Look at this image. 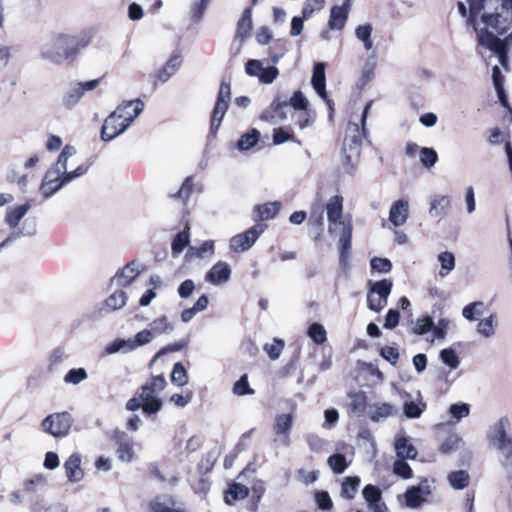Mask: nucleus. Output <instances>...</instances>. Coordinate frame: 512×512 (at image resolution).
<instances>
[{
  "instance_id": "1",
  "label": "nucleus",
  "mask_w": 512,
  "mask_h": 512,
  "mask_svg": "<svg viewBox=\"0 0 512 512\" xmlns=\"http://www.w3.org/2000/svg\"><path fill=\"white\" fill-rule=\"evenodd\" d=\"M468 23L473 26L478 45L497 54L499 63L506 68L507 50L512 43V32L504 34L512 25V0H481L470 4Z\"/></svg>"
},
{
  "instance_id": "2",
  "label": "nucleus",
  "mask_w": 512,
  "mask_h": 512,
  "mask_svg": "<svg viewBox=\"0 0 512 512\" xmlns=\"http://www.w3.org/2000/svg\"><path fill=\"white\" fill-rule=\"evenodd\" d=\"M78 52V40L69 34L53 33L47 36L40 48V57L54 64L72 61Z\"/></svg>"
},
{
  "instance_id": "3",
  "label": "nucleus",
  "mask_w": 512,
  "mask_h": 512,
  "mask_svg": "<svg viewBox=\"0 0 512 512\" xmlns=\"http://www.w3.org/2000/svg\"><path fill=\"white\" fill-rule=\"evenodd\" d=\"M371 106L372 101H369L364 107L361 115V128L359 124L353 122H349L347 126L343 144V169L350 175L355 172L357 167L362 138L366 137V120Z\"/></svg>"
},
{
  "instance_id": "4",
  "label": "nucleus",
  "mask_w": 512,
  "mask_h": 512,
  "mask_svg": "<svg viewBox=\"0 0 512 512\" xmlns=\"http://www.w3.org/2000/svg\"><path fill=\"white\" fill-rule=\"evenodd\" d=\"M167 382L163 375L155 376L149 383L141 387L140 397L143 401V412L147 415L157 413L162 408L159 394L165 389Z\"/></svg>"
},
{
  "instance_id": "5",
  "label": "nucleus",
  "mask_w": 512,
  "mask_h": 512,
  "mask_svg": "<svg viewBox=\"0 0 512 512\" xmlns=\"http://www.w3.org/2000/svg\"><path fill=\"white\" fill-rule=\"evenodd\" d=\"M86 172L87 167L78 166L75 170L70 171V174H67L65 177H60L57 175V172H51L48 170L40 185V192L43 197L47 199L59 191L63 186L84 175Z\"/></svg>"
},
{
  "instance_id": "6",
  "label": "nucleus",
  "mask_w": 512,
  "mask_h": 512,
  "mask_svg": "<svg viewBox=\"0 0 512 512\" xmlns=\"http://www.w3.org/2000/svg\"><path fill=\"white\" fill-rule=\"evenodd\" d=\"M73 424L72 415L68 412H56L46 416L41 422V430L54 438L66 437Z\"/></svg>"
},
{
  "instance_id": "7",
  "label": "nucleus",
  "mask_w": 512,
  "mask_h": 512,
  "mask_svg": "<svg viewBox=\"0 0 512 512\" xmlns=\"http://www.w3.org/2000/svg\"><path fill=\"white\" fill-rule=\"evenodd\" d=\"M292 106L296 111H306L308 106V101L306 97L303 95L302 92L296 91L290 98L289 102L282 101L279 98H276L272 104H271V110L273 112L270 113V111H265L261 115V119L263 120H269L270 118H274L275 116H278L281 120L286 118L284 109L288 106Z\"/></svg>"
},
{
  "instance_id": "8",
  "label": "nucleus",
  "mask_w": 512,
  "mask_h": 512,
  "mask_svg": "<svg viewBox=\"0 0 512 512\" xmlns=\"http://www.w3.org/2000/svg\"><path fill=\"white\" fill-rule=\"evenodd\" d=\"M266 225L256 223L243 233L233 236L229 241V247L234 252H245L249 250L266 230Z\"/></svg>"
},
{
  "instance_id": "9",
  "label": "nucleus",
  "mask_w": 512,
  "mask_h": 512,
  "mask_svg": "<svg viewBox=\"0 0 512 512\" xmlns=\"http://www.w3.org/2000/svg\"><path fill=\"white\" fill-rule=\"evenodd\" d=\"M100 83L99 79L86 82L72 83L68 86L62 97V105L67 110H72L79 103L85 92L94 90Z\"/></svg>"
},
{
  "instance_id": "10",
  "label": "nucleus",
  "mask_w": 512,
  "mask_h": 512,
  "mask_svg": "<svg viewBox=\"0 0 512 512\" xmlns=\"http://www.w3.org/2000/svg\"><path fill=\"white\" fill-rule=\"evenodd\" d=\"M487 438L494 449L512 443L511 423L508 417H501L494 423L487 432Z\"/></svg>"
},
{
  "instance_id": "11",
  "label": "nucleus",
  "mask_w": 512,
  "mask_h": 512,
  "mask_svg": "<svg viewBox=\"0 0 512 512\" xmlns=\"http://www.w3.org/2000/svg\"><path fill=\"white\" fill-rule=\"evenodd\" d=\"M231 99L230 84L222 82L220 84L217 100L211 117V130L216 132L228 110L229 102Z\"/></svg>"
},
{
  "instance_id": "12",
  "label": "nucleus",
  "mask_w": 512,
  "mask_h": 512,
  "mask_svg": "<svg viewBox=\"0 0 512 512\" xmlns=\"http://www.w3.org/2000/svg\"><path fill=\"white\" fill-rule=\"evenodd\" d=\"M245 71L249 76L257 77L263 84L273 83L279 75L276 66L264 67L260 60L251 59L246 63Z\"/></svg>"
},
{
  "instance_id": "13",
  "label": "nucleus",
  "mask_w": 512,
  "mask_h": 512,
  "mask_svg": "<svg viewBox=\"0 0 512 512\" xmlns=\"http://www.w3.org/2000/svg\"><path fill=\"white\" fill-rule=\"evenodd\" d=\"M127 129L121 120L119 112L113 111L105 120L101 128V139L105 142L112 141Z\"/></svg>"
},
{
  "instance_id": "14",
  "label": "nucleus",
  "mask_w": 512,
  "mask_h": 512,
  "mask_svg": "<svg viewBox=\"0 0 512 512\" xmlns=\"http://www.w3.org/2000/svg\"><path fill=\"white\" fill-rule=\"evenodd\" d=\"M143 265L133 260L122 269L118 270L117 273L111 278V286L125 287L130 285L137 276L141 273Z\"/></svg>"
},
{
  "instance_id": "15",
  "label": "nucleus",
  "mask_w": 512,
  "mask_h": 512,
  "mask_svg": "<svg viewBox=\"0 0 512 512\" xmlns=\"http://www.w3.org/2000/svg\"><path fill=\"white\" fill-rule=\"evenodd\" d=\"M294 417L292 414H279L275 417L273 430L276 435L275 442L287 447L290 444V431Z\"/></svg>"
},
{
  "instance_id": "16",
  "label": "nucleus",
  "mask_w": 512,
  "mask_h": 512,
  "mask_svg": "<svg viewBox=\"0 0 512 512\" xmlns=\"http://www.w3.org/2000/svg\"><path fill=\"white\" fill-rule=\"evenodd\" d=\"M329 221V231L332 232L336 226L350 225L342 220L343 200L339 196L330 198L326 206Z\"/></svg>"
},
{
  "instance_id": "17",
  "label": "nucleus",
  "mask_w": 512,
  "mask_h": 512,
  "mask_svg": "<svg viewBox=\"0 0 512 512\" xmlns=\"http://www.w3.org/2000/svg\"><path fill=\"white\" fill-rule=\"evenodd\" d=\"M143 109L144 103L140 99H135L118 105L114 111L120 113L121 120L128 128Z\"/></svg>"
},
{
  "instance_id": "18",
  "label": "nucleus",
  "mask_w": 512,
  "mask_h": 512,
  "mask_svg": "<svg viewBox=\"0 0 512 512\" xmlns=\"http://www.w3.org/2000/svg\"><path fill=\"white\" fill-rule=\"evenodd\" d=\"M231 276V268L228 263L219 261L215 263L205 275V281L212 285L226 283Z\"/></svg>"
},
{
  "instance_id": "19",
  "label": "nucleus",
  "mask_w": 512,
  "mask_h": 512,
  "mask_svg": "<svg viewBox=\"0 0 512 512\" xmlns=\"http://www.w3.org/2000/svg\"><path fill=\"white\" fill-rule=\"evenodd\" d=\"M82 458L80 454L73 453L64 462L65 474L70 483H78L84 478V471L81 468Z\"/></svg>"
},
{
  "instance_id": "20",
  "label": "nucleus",
  "mask_w": 512,
  "mask_h": 512,
  "mask_svg": "<svg viewBox=\"0 0 512 512\" xmlns=\"http://www.w3.org/2000/svg\"><path fill=\"white\" fill-rule=\"evenodd\" d=\"M350 0H346L341 6H333L330 11L328 26L331 30H342L348 19Z\"/></svg>"
},
{
  "instance_id": "21",
  "label": "nucleus",
  "mask_w": 512,
  "mask_h": 512,
  "mask_svg": "<svg viewBox=\"0 0 512 512\" xmlns=\"http://www.w3.org/2000/svg\"><path fill=\"white\" fill-rule=\"evenodd\" d=\"M409 217V203L406 200L399 199L390 207L389 221L395 226L404 225Z\"/></svg>"
},
{
  "instance_id": "22",
  "label": "nucleus",
  "mask_w": 512,
  "mask_h": 512,
  "mask_svg": "<svg viewBox=\"0 0 512 512\" xmlns=\"http://www.w3.org/2000/svg\"><path fill=\"white\" fill-rule=\"evenodd\" d=\"M394 446H395L396 455L400 459L413 460L417 457V454H418L417 449L409 441V439L402 434L397 435V437L395 439Z\"/></svg>"
},
{
  "instance_id": "23",
  "label": "nucleus",
  "mask_w": 512,
  "mask_h": 512,
  "mask_svg": "<svg viewBox=\"0 0 512 512\" xmlns=\"http://www.w3.org/2000/svg\"><path fill=\"white\" fill-rule=\"evenodd\" d=\"M31 207V201H27L26 203L16 207H9L6 210L5 223L12 229L16 228Z\"/></svg>"
},
{
  "instance_id": "24",
  "label": "nucleus",
  "mask_w": 512,
  "mask_h": 512,
  "mask_svg": "<svg viewBox=\"0 0 512 512\" xmlns=\"http://www.w3.org/2000/svg\"><path fill=\"white\" fill-rule=\"evenodd\" d=\"M312 85L317 94L324 100L327 98L326 92V77H325V64L317 62L314 64Z\"/></svg>"
},
{
  "instance_id": "25",
  "label": "nucleus",
  "mask_w": 512,
  "mask_h": 512,
  "mask_svg": "<svg viewBox=\"0 0 512 512\" xmlns=\"http://www.w3.org/2000/svg\"><path fill=\"white\" fill-rule=\"evenodd\" d=\"M213 254L214 242L212 240H207L201 243L200 246H189L185 254V259L187 261H192L194 259L210 257Z\"/></svg>"
},
{
  "instance_id": "26",
  "label": "nucleus",
  "mask_w": 512,
  "mask_h": 512,
  "mask_svg": "<svg viewBox=\"0 0 512 512\" xmlns=\"http://www.w3.org/2000/svg\"><path fill=\"white\" fill-rule=\"evenodd\" d=\"M76 153V149L73 146L66 145L58 156L55 165L49 169L51 172H57L60 177H65L70 174L68 169V159Z\"/></svg>"
},
{
  "instance_id": "27",
  "label": "nucleus",
  "mask_w": 512,
  "mask_h": 512,
  "mask_svg": "<svg viewBox=\"0 0 512 512\" xmlns=\"http://www.w3.org/2000/svg\"><path fill=\"white\" fill-rule=\"evenodd\" d=\"M398 413L397 408L390 403H377L371 406L370 419L380 422Z\"/></svg>"
},
{
  "instance_id": "28",
  "label": "nucleus",
  "mask_w": 512,
  "mask_h": 512,
  "mask_svg": "<svg viewBox=\"0 0 512 512\" xmlns=\"http://www.w3.org/2000/svg\"><path fill=\"white\" fill-rule=\"evenodd\" d=\"M451 205V198L445 195H434L430 198L429 214L438 217L444 214Z\"/></svg>"
},
{
  "instance_id": "29",
  "label": "nucleus",
  "mask_w": 512,
  "mask_h": 512,
  "mask_svg": "<svg viewBox=\"0 0 512 512\" xmlns=\"http://www.w3.org/2000/svg\"><path fill=\"white\" fill-rule=\"evenodd\" d=\"M182 63V58L180 54H174L167 61L165 66L158 72L157 78L162 83L168 81V79L176 73Z\"/></svg>"
},
{
  "instance_id": "30",
  "label": "nucleus",
  "mask_w": 512,
  "mask_h": 512,
  "mask_svg": "<svg viewBox=\"0 0 512 512\" xmlns=\"http://www.w3.org/2000/svg\"><path fill=\"white\" fill-rule=\"evenodd\" d=\"M281 208V202L274 201L268 202L262 205H258L254 208V213L257 214L261 221L273 219Z\"/></svg>"
},
{
  "instance_id": "31",
  "label": "nucleus",
  "mask_w": 512,
  "mask_h": 512,
  "mask_svg": "<svg viewBox=\"0 0 512 512\" xmlns=\"http://www.w3.org/2000/svg\"><path fill=\"white\" fill-rule=\"evenodd\" d=\"M126 301V293L122 290H116L104 301L102 310L106 312L119 310L126 304Z\"/></svg>"
},
{
  "instance_id": "32",
  "label": "nucleus",
  "mask_w": 512,
  "mask_h": 512,
  "mask_svg": "<svg viewBox=\"0 0 512 512\" xmlns=\"http://www.w3.org/2000/svg\"><path fill=\"white\" fill-rule=\"evenodd\" d=\"M352 228L350 225H344L340 234V262L346 265L348 259V251L351 248Z\"/></svg>"
},
{
  "instance_id": "33",
  "label": "nucleus",
  "mask_w": 512,
  "mask_h": 512,
  "mask_svg": "<svg viewBox=\"0 0 512 512\" xmlns=\"http://www.w3.org/2000/svg\"><path fill=\"white\" fill-rule=\"evenodd\" d=\"M189 226L178 232L172 240L171 250L174 257L178 256L188 246L190 242Z\"/></svg>"
},
{
  "instance_id": "34",
  "label": "nucleus",
  "mask_w": 512,
  "mask_h": 512,
  "mask_svg": "<svg viewBox=\"0 0 512 512\" xmlns=\"http://www.w3.org/2000/svg\"><path fill=\"white\" fill-rule=\"evenodd\" d=\"M377 65V53L372 51L367 57L361 72L360 82L362 85L367 84L374 77V71Z\"/></svg>"
},
{
  "instance_id": "35",
  "label": "nucleus",
  "mask_w": 512,
  "mask_h": 512,
  "mask_svg": "<svg viewBox=\"0 0 512 512\" xmlns=\"http://www.w3.org/2000/svg\"><path fill=\"white\" fill-rule=\"evenodd\" d=\"M149 326V330L152 331L153 337L162 334H169L174 329V324L171 321H169V319L166 316L154 319Z\"/></svg>"
},
{
  "instance_id": "36",
  "label": "nucleus",
  "mask_w": 512,
  "mask_h": 512,
  "mask_svg": "<svg viewBox=\"0 0 512 512\" xmlns=\"http://www.w3.org/2000/svg\"><path fill=\"white\" fill-rule=\"evenodd\" d=\"M393 282L390 279H383L376 282L370 283V288L368 293H373L382 299L388 301V297L392 291Z\"/></svg>"
},
{
  "instance_id": "37",
  "label": "nucleus",
  "mask_w": 512,
  "mask_h": 512,
  "mask_svg": "<svg viewBox=\"0 0 512 512\" xmlns=\"http://www.w3.org/2000/svg\"><path fill=\"white\" fill-rule=\"evenodd\" d=\"M372 32L373 27L369 23L359 25L355 29L356 38L363 43V46L367 51L373 49V41L371 38Z\"/></svg>"
},
{
  "instance_id": "38",
  "label": "nucleus",
  "mask_w": 512,
  "mask_h": 512,
  "mask_svg": "<svg viewBox=\"0 0 512 512\" xmlns=\"http://www.w3.org/2000/svg\"><path fill=\"white\" fill-rule=\"evenodd\" d=\"M136 349L133 338L116 339L106 347V352L108 354H114L117 352L129 353Z\"/></svg>"
},
{
  "instance_id": "39",
  "label": "nucleus",
  "mask_w": 512,
  "mask_h": 512,
  "mask_svg": "<svg viewBox=\"0 0 512 512\" xmlns=\"http://www.w3.org/2000/svg\"><path fill=\"white\" fill-rule=\"evenodd\" d=\"M360 482H361V480L357 476L346 477L342 483L341 496L348 500L353 499L358 491Z\"/></svg>"
},
{
  "instance_id": "40",
  "label": "nucleus",
  "mask_w": 512,
  "mask_h": 512,
  "mask_svg": "<svg viewBox=\"0 0 512 512\" xmlns=\"http://www.w3.org/2000/svg\"><path fill=\"white\" fill-rule=\"evenodd\" d=\"M437 259L441 266V269L439 271V275L441 277H446L452 270H454L455 256L452 252H449V251L441 252L438 255Z\"/></svg>"
},
{
  "instance_id": "41",
  "label": "nucleus",
  "mask_w": 512,
  "mask_h": 512,
  "mask_svg": "<svg viewBox=\"0 0 512 512\" xmlns=\"http://www.w3.org/2000/svg\"><path fill=\"white\" fill-rule=\"evenodd\" d=\"M496 315L480 320L477 324V332L485 338H490L495 334Z\"/></svg>"
},
{
  "instance_id": "42",
  "label": "nucleus",
  "mask_w": 512,
  "mask_h": 512,
  "mask_svg": "<svg viewBox=\"0 0 512 512\" xmlns=\"http://www.w3.org/2000/svg\"><path fill=\"white\" fill-rule=\"evenodd\" d=\"M248 493L249 490L245 485L241 483H233L229 487L225 501L227 504L231 505L232 501L244 499Z\"/></svg>"
},
{
  "instance_id": "43",
  "label": "nucleus",
  "mask_w": 512,
  "mask_h": 512,
  "mask_svg": "<svg viewBox=\"0 0 512 512\" xmlns=\"http://www.w3.org/2000/svg\"><path fill=\"white\" fill-rule=\"evenodd\" d=\"M260 133L256 129L243 134L237 142V147L241 151H246L255 146L259 140Z\"/></svg>"
},
{
  "instance_id": "44",
  "label": "nucleus",
  "mask_w": 512,
  "mask_h": 512,
  "mask_svg": "<svg viewBox=\"0 0 512 512\" xmlns=\"http://www.w3.org/2000/svg\"><path fill=\"white\" fill-rule=\"evenodd\" d=\"M500 453V462L507 475L512 477V442L496 449Z\"/></svg>"
},
{
  "instance_id": "45",
  "label": "nucleus",
  "mask_w": 512,
  "mask_h": 512,
  "mask_svg": "<svg viewBox=\"0 0 512 512\" xmlns=\"http://www.w3.org/2000/svg\"><path fill=\"white\" fill-rule=\"evenodd\" d=\"M307 334L311 338V340L317 345H321L327 341V333L322 324H311L308 328Z\"/></svg>"
},
{
  "instance_id": "46",
  "label": "nucleus",
  "mask_w": 512,
  "mask_h": 512,
  "mask_svg": "<svg viewBox=\"0 0 512 512\" xmlns=\"http://www.w3.org/2000/svg\"><path fill=\"white\" fill-rule=\"evenodd\" d=\"M448 480L454 489H464L469 484V474L464 470L454 471L449 474Z\"/></svg>"
},
{
  "instance_id": "47",
  "label": "nucleus",
  "mask_w": 512,
  "mask_h": 512,
  "mask_svg": "<svg viewBox=\"0 0 512 512\" xmlns=\"http://www.w3.org/2000/svg\"><path fill=\"white\" fill-rule=\"evenodd\" d=\"M404 496L407 507L412 509L419 508L425 502V498L418 492L415 486L408 488Z\"/></svg>"
},
{
  "instance_id": "48",
  "label": "nucleus",
  "mask_w": 512,
  "mask_h": 512,
  "mask_svg": "<svg viewBox=\"0 0 512 512\" xmlns=\"http://www.w3.org/2000/svg\"><path fill=\"white\" fill-rule=\"evenodd\" d=\"M252 28L251 9L247 8L244 10L241 19L237 25V36L244 38L246 37Z\"/></svg>"
},
{
  "instance_id": "49",
  "label": "nucleus",
  "mask_w": 512,
  "mask_h": 512,
  "mask_svg": "<svg viewBox=\"0 0 512 512\" xmlns=\"http://www.w3.org/2000/svg\"><path fill=\"white\" fill-rule=\"evenodd\" d=\"M492 79L494 87L497 91L499 100L501 101L503 106L507 105L506 96L503 89V76L498 66H494L492 69Z\"/></svg>"
},
{
  "instance_id": "50",
  "label": "nucleus",
  "mask_w": 512,
  "mask_h": 512,
  "mask_svg": "<svg viewBox=\"0 0 512 512\" xmlns=\"http://www.w3.org/2000/svg\"><path fill=\"white\" fill-rule=\"evenodd\" d=\"M464 445L463 439L457 434L449 435L446 440L441 444L440 450L443 453H450L451 451L458 450Z\"/></svg>"
},
{
  "instance_id": "51",
  "label": "nucleus",
  "mask_w": 512,
  "mask_h": 512,
  "mask_svg": "<svg viewBox=\"0 0 512 512\" xmlns=\"http://www.w3.org/2000/svg\"><path fill=\"white\" fill-rule=\"evenodd\" d=\"M362 495L368 503V507L379 503L382 497L380 489L371 484H368L363 488Z\"/></svg>"
},
{
  "instance_id": "52",
  "label": "nucleus",
  "mask_w": 512,
  "mask_h": 512,
  "mask_svg": "<svg viewBox=\"0 0 512 512\" xmlns=\"http://www.w3.org/2000/svg\"><path fill=\"white\" fill-rule=\"evenodd\" d=\"M87 377L88 374L84 368H73L64 376V382L67 384L78 385L82 381L86 380Z\"/></svg>"
},
{
  "instance_id": "53",
  "label": "nucleus",
  "mask_w": 512,
  "mask_h": 512,
  "mask_svg": "<svg viewBox=\"0 0 512 512\" xmlns=\"http://www.w3.org/2000/svg\"><path fill=\"white\" fill-rule=\"evenodd\" d=\"M171 381L178 386H184L188 381L186 369L180 362L173 365Z\"/></svg>"
},
{
  "instance_id": "54",
  "label": "nucleus",
  "mask_w": 512,
  "mask_h": 512,
  "mask_svg": "<svg viewBox=\"0 0 512 512\" xmlns=\"http://www.w3.org/2000/svg\"><path fill=\"white\" fill-rule=\"evenodd\" d=\"M434 328V321L431 317L425 316L416 320L413 326V333L416 335H424Z\"/></svg>"
},
{
  "instance_id": "55",
  "label": "nucleus",
  "mask_w": 512,
  "mask_h": 512,
  "mask_svg": "<svg viewBox=\"0 0 512 512\" xmlns=\"http://www.w3.org/2000/svg\"><path fill=\"white\" fill-rule=\"evenodd\" d=\"M116 455L122 462H131L134 458V450L132 445L127 442H120L116 449Z\"/></svg>"
},
{
  "instance_id": "56",
  "label": "nucleus",
  "mask_w": 512,
  "mask_h": 512,
  "mask_svg": "<svg viewBox=\"0 0 512 512\" xmlns=\"http://www.w3.org/2000/svg\"><path fill=\"white\" fill-rule=\"evenodd\" d=\"M233 393L237 396L254 394V390L249 386L248 376L246 374L242 375L240 379L235 382Z\"/></svg>"
},
{
  "instance_id": "57",
  "label": "nucleus",
  "mask_w": 512,
  "mask_h": 512,
  "mask_svg": "<svg viewBox=\"0 0 512 512\" xmlns=\"http://www.w3.org/2000/svg\"><path fill=\"white\" fill-rule=\"evenodd\" d=\"M437 160L438 155L433 148L424 147L420 149V161L425 167H433Z\"/></svg>"
},
{
  "instance_id": "58",
  "label": "nucleus",
  "mask_w": 512,
  "mask_h": 512,
  "mask_svg": "<svg viewBox=\"0 0 512 512\" xmlns=\"http://www.w3.org/2000/svg\"><path fill=\"white\" fill-rule=\"evenodd\" d=\"M440 358L451 369H456L459 366V357L452 348L443 349L440 352Z\"/></svg>"
},
{
  "instance_id": "59",
  "label": "nucleus",
  "mask_w": 512,
  "mask_h": 512,
  "mask_svg": "<svg viewBox=\"0 0 512 512\" xmlns=\"http://www.w3.org/2000/svg\"><path fill=\"white\" fill-rule=\"evenodd\" d=\"M284 348V342L280 339H274L272 343L265 344L264 351L271 360H277Z\"/></svg>"
},
{
  "instance_id": "60",
  "label": "nucleus",
  "mask_w": 512,
  "mask_h": 512,
  "mask_svg": "<svg viewBox=\"0 0 512 512\" xmlns=\"http://www.w3.org/2000/svg\"><path fill=\"white\" fill-rule=\"evenodd\" d=\"M328 464L335 473H343L347 467L346 458L342 454H334L328 458Z\"/></svg>"
},
{
  "instance_id": "61",
  "label": "nucleus",
  "mask_w": 512,
  "mask_h": 512,
  "mask_svg": "<svg viewBox=\"0 0 512 512\" xmlns=\"http://www.w3.org/2000/svg\"><path fill=\"white\" fill-rule=\"evenodd\" d=\"M393 472L404 479H409L412 477V469L408 463L404 461V459H398L393 464Z\"/></svg>"
},
{
  "instance_id": "62",
  "label": "nucleus",
  "mask_w": 512,
  "mask_h": 512,
  "mask_svg": "<svg viewBox=\"0 0 512 512\" xmlns=\"http://www.w3.org/2000/svg\"><path fill=\"white\" fill-rule=\"evenodd\" d=\"M449 412L457 421H459L469 415L470 406L466 403L453 404L450 406Z\"/></svg>"
},
{
  "instance_id": "63",
  "label": "nucleus",
  "mask_w": 512,
  "mask_h": 512,
  "mask_svg": "<svg viewBox=\"0 0 512 512\" xmlns=\"http://www.w3.org/2000/svg\"><path fill=\"white\" fill-rule=\"evenodd\" d=\"M388 301L374 295L373 293H368L367 295V304L368 308L374 312H380L387 305Z\"/></svg>"
},
{
  "instance_id": "64",
  "label": "nucleus",
  "mask_w": 512,
  "mask_h": 512,
  "mask_svg": "<svg viewBox=\"0 0 512 512\" xmlns=\"http://www.w3.org/2000/svg\"><path fill=\"white\" fill-rule=\"evenodd\" d=\"M370 265L373 270L380 273H388L392 268L391 261L387 258L374 257L371 259Z\"/></svg>"
}]
</instances>
